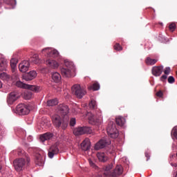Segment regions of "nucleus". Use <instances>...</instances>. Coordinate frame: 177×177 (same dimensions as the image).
I'll list each match as a JSON object with an SVG mask.
<instances>
[{
	"instance_id": "58836bf2",
	"label": "nucleus",
	"mask_w": 177,
	"mask_h": 177,
	"mask_svg": "<svg viewBox=\"0 0 177 177\" xmlns=\"http://www.w3.org/2000/svg\"><path fill=\"white\" fill-rule=\"evenodd\" d=\"M169 30L174 32L176 29V25L175 24H171L169 26Z\"/></svg>"
},
{
	"instance_id": "de8ad7c7",
	"label": "nucleus",
	"mask_w": 177,
	"mask_h": 177,
	"mask_svg": "<svg viewBox=\"0 0 177 177\" xmlns=\"http://www.w3.org/2000/svg\"><path fill=\"white\" fill-rule=\"evenodd\" d=\"M171 166L176 167H177V164L176 163H171Z\"/></svg>"
},
{
	"instance_id": "a211bd4d",
	"label": "nucleus",
	"mask_w": 177,
	"mask_h": 177,
	"mask_svg": "<svg viewBox=\"0 0 177 177\" xmlns=\"http://www.w3.org/2000/svg\"><path fill=\"white\" fill-rule=\"evenodd\" d=\"M37 76V73L35 71H32L28 73L23 76L24 80L30 81L33 80Z\"/></svg>"
},
{
	"instance_id": "c03bdc74",
	"label": "nucleus",
	"mask_w": 177,
	"mask_h": 177,
	"mask_svg": "<svg viewBox=\"0 0 177 177\" xmlns=\"http://www.w3.org/2000/svg\"><path fill=\"white\" fill-rule=\"evenodd\" d=\"M163 92L162 91H159L158 92H157L156 93V95L158 97H163Z\"/></svg>"
},
{
	"instance_id": "7ed1b4c3",
	"label": "nucleus",
	"mask_w": 177,
	"mask_h": 177,
	"mask_svg": "<svg viewBox=\"0 0 177 177\" xmlns=\"http://www.w3.org/2000/svg\"><path fill=\"white\" fill-rule=\"evenodd\" d=\"M74 64L69 61H65L64 67L61 68V73L64 77H71L74 76Z\"/></svg>"
},
{
	"instance_id": "f3484780",
	"label": "nucleus",
	"mask_w": 177,
	"mask_h": 177,
	"mask_svg": "<svg viewBox=\"0 0 177 177\" xmlns=\"http://www.w3.org/2000/svg\"><path fill=\"white\" fill-rule=\"evenodd\" d=\"M82 150L86 151L91 148V142L89 138H86L81 144Z\"/></svg>"
},
{
	"instance_id": "37998d69",
	"label": "nucleus",
	"mask_w": 177,
	"mask_h": 177,
	"mask_svg": "<svg viewBox=\"0 0 177 177\" xmlns=\"http://www.w3.org/2000/svg\"><path fill=\"white\" fill-rule=\"evenodd\" d=\"M164 73H165V75H169L170 73H171L170 67H166L165 71H164Z\"/></svg>"
},
{
	"instance_id": "c756f323",
	"label": "nucleus",
	"mask_w": 177,
	"mask_h": 177,
	"mask_svg": "<svg viewBox=\"0 0 177 177\" xmlns=\"http://www.w3.org/2000/svg\"><path fill=\"white\" fill-rule=\"evenodd\" d=\"M32 97V93L30 91H26L24 93V99H26V100H29Z\"/></svg>"
},
{
	"instance_id": "4c0bfd02",
	"label": "nucleus",
	"mask_w": 177,
	"mask_h": 177,
	"mask_svg": "<svg viewBox=\"0 0 177 177\" xmlns=\"http://www.w3.org/2000/svg\"><path fill=\"white\" fill-rule=\"evenodd\" d=\"M88 162L90 163V166L93 168H94L95 169H98L99 167L91 160H88Z\"/></svg>"
},
{
	"instance_id": "412c9836",
	"label": "nucleus",
	"mask_w": 177,
	"mask_h": 177,
	"mask_svg": "<svg viewBox=\"0 0 177 177\" xmlns=\"http://www.w3.org/2000/svg\"><path fill=\"white\" fill-rule=\"evenodd\" d=\"M126 122L124 118L122 116H118L115 118V123L118 126L123 127Z\"/></svg>"
},
{
	"instance_id": "bb28decb",
	"label": "nucleus",
	"mask_w": 177,
	"mask_h": 177,
	"mask_svg": "<svg viewBox=\"0 0 177 177\" xmlns=\"http://www.w3.org/2000/svg\"><path fill=\"white\" fill-rule=\"evenodd\" d=\"M52 78L55 82H59L61 80L62 77L59 73L55 72L53 73Z\"/></svg>"
},
{
	"instance_id": "ea45409f",
	"label": "nucleus",
	"mask_w": 177,
	"mask_h": 177,
	"mask_svg": "<svg viewBox=\"0 0 177 177\" xmlns=\"http://www.w3.org/2000/svg\"><path fill=\"white\" fill-rule=\"evenodd\" d=\"M171 134L177 140V127H174L172 129Z\"/></svg>"
},
{
	"instance_id": "5701e85b",
	"label": "nucleus",
	"mask_w": 177,
	"mask_h": 177,
	"mask_svg": "<svg viewBox=\"0 0 177 177\" xmlns=\"http://www.w3.org/2000/svg\"><path fill=\"white\" fill-rule=\"evenodd\" d=\"M36 165L39 166H43L44 163V159L41 154H37L35 160Z\"/></svg>"
},
{
	"instance_id": "a18cd8bd",
	"label": "nucleus",
	"mask_w": 177,
	"mask_h": 177,
	"mask_svg": "<svg viewBox=\"0 0 177 177\" xmlns=\"http://www.w3.org/2000/svg\"><path fill=\"white\" fill-rule=\"evenodd\" d=\"M145 157L147 158V161L149 160H150V153L148 152H145Z\"/></svg>"
},
{
	"instance_id": "1a4fd4ad",
	"label": "nucleus",
	"mask_w": 177,
	"mask_h": 177,
	"mask_svg": "<svg viewBox=\"0 0 177 177\" xmlns=\"http://www.w3.org/2000/svg\"><path fill=\"white\" fill-rule=\"evenodd\" d=\"M29 113L30 109L28 106L24 104H19L17 106L16 113H17L18 115H28Z\"/></svg>"
},
{
	"instance_id": "6e6552de",
	"label": "nucleus",
	"mask_w": 177,
	"mask_h": 177,
	"mask_svg": "<svg viewBox=\"0 0 177 177\" xmlns=\"http://www.w3.org/2000/svg\"><path fill=\"white\" fill-rule=\"evenodd\" d=\"M92 132V130L88 127H80L76 128L73 131V133L76 136H82L84 134H89Z\"/></svg>"
},
{
	"instance_id": "cd10ccee",
	"label": "nucleus",
	"mask_w": 177,
	"mask_h": 177,
	"mask_svg": "<svg viewBox=\"0 0 177 177\" xmlns=\"http://www.w3.org/2000/svg\"><path fill=\"white\" fill-rule=\"evenodd\" d=\"M88 107H90V109L91 110H96L97 109L96 101L95 100H91L90 103H88Z\"/></svg>"
},
{
	"instance_id": "72a5a7b5",
	"label": "nucleus",
	"mask_w": 177,
	"mask_h": 177,
	"mask_svg": "<svg viewBox=\"0 0 177 177\" xmlns=\"http://www.w3.org/2000/svg\"><path fill=\"white\" fill-rule=\"evenodd\" d=\"M16 65H17V62L15 61V59H12L10 60V66L12 68V71H15L16 70Z\"/></svg>"
},
{
	"instance_id": "39448f33",
	"label": "nucleus",
	"mask_w": 177,
	"mask_h": 177,
	"mask_svg": "<svg viewBox=\"0 0 177 177\" xmlns=\"http://www.w3.org/2000/svg\"><path fill=\"white\" fill-rule=\"evenodd\" d=\"M88 123L91 125H99L102 122V113L98 111L95 114L91 112L87 113Z\"/></svg>"
},
{
	"instance_id": "79ce46f5",
	"label": "nucleus",
	"mask_w": 177,
	"mask_h": 177,
	"mask_svg": "<svg viewBox=\"0 0 177 177\" xmlns=\"http://www.w3.org/2000/svg\"><path fill=\"white\" fill-rule=\"evenodd\" d=\"M168 82L170 84H173L174 82H175V78L173 76H169L168 77Z\"/></svg>"
},
{
	"instance_id": "7c9ffc66",
	"label": "nucleus",
	"mask_w": 177,
	"mask_h": 177,
	"mask_svg": "<svg viewBox=\"0 0 177 177\" xmlns=\"http://www.w3.org/2000/svg\"><path fill=\"white\" fill-rule=\"evenodd\" d=\"M58 104V100L57 99L50 100L47 102L48 106H56Z\"/></svg>"
},
{
	"instance_id": "3c124183",
	"label": "nucleus",
	"mask_w": 177,
	"mask_h": 177,
	"mask_svg": "<svg viewBox=\"0 0 177 177\" xmlns=\"http://www.w3.org/2000/svg\"><path fill=\"white\" fill-rule=\"evenodd\" d=\"M28 139H30V141H31L32 136H29V137H28Z\"/></svg>"
},
{
	"instance_id": "f8f14e48",
	"label": "nucleus",
	"mask_w": 177,
	"mask_h": 177,
	"mask_svg": "<svg viewBox=\"0 0 177 177\" xmlns=\"http://www.w3.org/2000/svg\"><path fill=\"white\" fill-rule=\"evenodd\" d=\"M58 112L59 114H60L62 116V118L68 120V114L69 112V109L67 105L60 104L58 108Z\"/></svg>"
},
{
	"instance_id": "f704fd0d",
	"label": "nucleus",
	"mask_w": 177,
	"mask_h": 177,
	"mask_svg": "<svg viewBox=\"0 0 177 177\" xmlns=\"http://www.w3.org/2000/svg\"><path fill=\"white\" fill-rule=\"evenodd\" d=\"M113 49L117 51H120L123 49V48L121 46V45L120 44L116 43L113 46Z\"/></svg>"
},
{
	"instance_id": "09e8293b",
	"label": "nucleus",
	"mask_w": 177,
	"mask_h": 177,
	"mask_svg": "<svg viewBox=\"0 0 177 177\" xmlns=\"http://www.w3.org/2000/svg\"><path fill=\"white\" fill-rule=\"evenodd\" d=\"M1 170H2V165L0 164V173Z\"/></svg>"
},
{
	"instance_id": "4be33fe9",
	"label": "nucleus",
	"mask_w": 177,
	"mask_h": 177,
	"mask_svg": "<svg viewBox=\"0 0 177 177\" xmlns=\"http://www.w3.org/2000/svg\"><path fill=\"white\" fill-rule=\"evenodd\" d=\"M46 64L52 68H57L59 66L58 63L52 59L46 60Z\"/></svg>"
},
{
	"instance_id": "8fccbe9b",
	"label": "nucleus",
	"mask_w": 177,
	"mask_h": 177,
	"mask_svg": "<svg viewBox=\"0 0 177 177\" xmlns=\"http://www.w3.org/2000/svg\"><path fill=\"white\" fill-rule=\"evenodd\" d=\"M0 88H2V82L0 81Z\"/></svg>"
},
{
	"instance_id": "9b49d317",
	"label": "nucleus",
	"mask_w": 177,
	"mask_h": 177,
	"mask_svg": "<svg viewBox=\"0 0 177 177\" xmlns=\"http://www.w3.org/2000/svg\"><path fill=\"white\" fill-rule=\"evenodd\" d=\"M59 153V143L56 142L50 146L48 149V156L49 158L52 159Z\"/></svg>"
},
{
	"instance_id": "423d86ee",
	"label": "nucleus",
	"mask_w": 177,
	"mask_h": 177,
	"mask_svg": "<svg viewBox=\"0 0 177 177\" xmlns=\"http://www.w3.org/2000/svg\"><path fill=\"white\" fill-rule=\"evenodd\" d=\"M106 133L113 139H116L119 136L118 131L113 122H109L106 127Z\"/></svg>"
},
{
	"instance_id": "603ef678",
	"label": "nucleus",
	"mask_w": 177,
	"mask_h": 177,
	"mask_svg": "<svg viewBox=\"0 0 177 177\" xmlns=\"http://www.w3.org/2000/svg\"><path fill=\"white\" fill-rule=\"evenodd\" d=\"M98 176H100V174H98Z\"/></svg>"
},
{
	"instance_id": "0eeeda50",
	"label": "nucleus",
	"mask_w": 177,
	"mask_h": 177,
	"mask_svg": "<svg viewBox=\"0 0 177 177\" xmlns=\"http://www.w3.org/2000/svg\"><path fill=\"white\" fill-rule=\"evenodd\" d=\"M72 92L78 99H82V97L86 95V90L80 84H75L72 87Z\"/></svg>"
},
{
	"instance_id": "e433bc0d",
	"label": "nucleus",
	"mask_w": 177,
	"mask_h": 177,
	"mask_svg": "<svg viewBox=\"0 0 177 177\" xmlns=\"http://www.w3.org/2000/svg\"><path fill=\"white\" fill-rule=\"evenodd\" d=\"M32 62H34L35 64H38L39 62V56L37 55H34Z\"/></svg>"
},
{
	"instance_id": "2f4dec72",
	"label": "nucleus",
	"mask_w": 177,
	"mask_h": 177,
	"mask_svg": "<svg viewBox=\"0 0 177 177\" xmlns=\"http://www.w3.org/2000/svg\"><path fill=\"white\" fill-rule=\"evenodd\" d=\"M0 78L4 81H8L10 79V76L6 73H2L0 74Z\"/></svg>"
},
{
	"instance_id": "20e7f679",
	"label": "nucleus",
	"mask_w": 177,
	"mask_h": 177,
	"mask_svg": "<svg viewBox=\"0 0 177 177\" xmlns=\"http://www.w3.org/2000/svg\"><path fill=\"white\" fill-rule=\"evenodd\" d=\"M52 121L53 125L56 127L57 129L61 128L63 130H65L68 127V120L66 119V120H64L59 115H54L52 117Z\"/></svg>"
},
{
	"instance_id": "a878e982",
	"label": "nucleus",
	"mask_w": 177,
	"mask_h": 177,
	"mask_svg": "<svg viewBox=\"0 0 177 177\" xmlns=\"http://www.w3.org/2000/svg\"><path fill=\"white\" fill-rule=\"evenodd\" d=\"M158 59H151V57H147L146 60H145V63L147 65H154L155 64H156L158 62Z\"/></svg>"
},
{
	"instance_id": "f03ea898",
	"label": "nucleus",
	"mask_w": 177,
	"mask_h": 177,
	"mask_svg": "<svg viewBox=\"0 0 177 177\" xmlns=\"http://www.w3.org/2000/svg\"><path fill=\"white\" fill-rule=\"evenodd\" d=\"M113 169V165L109 164L104 167V172L102 176H100L99 177H119L123 173V167L120 165H116L115 168L113 169L112 172L110 171Z\"/></svg>"
},
{
	"instance_id": "f257e3e1",
	"label": "nucleus",
	"mask_w": 177,
	"mask_h": 177,
	"mask_svg": "<svg viewBox=\"0 0 177 177\" xmlns=\"http://www.w3.org/2000/svg\"><path fill=\"white\" fill-rule=\"evenodd\" d=\"M18 155L19 156L25 157L16 159L13 162L15 170L17 171H21L25 168L26 165L28 166L30 163V158L25 153V151L22 149L18 150Z\"/></svg>"
},
{
	"instance_id": "aec40b11",
	"label": "nucleus",
	"mask_w": 177,
	"mask_h": 177,
	"mask_svg": "<svg viewBox=\"0 0 177 177\" xmlns=\"http://www.w3.org/2000/svg\"><path fill=\"white\" fill-rule=\"evenodd\" d=\"M53 133H50V132H47V133H45L44 134H41L40 136V140L44 142L46 140H50L52 138H53Z\"/></svg>"
},
{
	"instance_id": "49530a36",
	"label": "nucleus",
	"mask_w": 177,
	"mask_h": 177,
	"mask_svg": "<svg viewBox=\"0 0 177 177\" xmlns=\"http://www.w3.org/2000/svg\"><path fill=\"white\" fill-rule=\"evenodd\" d=\"M167 75H162L160 77L161 81H165V80H167Z\"/></svg>"
},
{
	"instance_id": "473e14b6",
	"label": "nucleus",
	"mask_w": 177,
	"mask_h": 177,
	"mask_svg": "<svg viewBox=\"0 0 177 177\" xmlns=\"http://www.w3.org/2000/svg\"><path fill=\"white\" fill-rule=\"evenodd\" d=\"M16 86L19 87V88H22L24 89H26L27 84H24L21 81H17L16 82Z\"/></svg>"
},
{
	"instance_id": "393cba45",
	"label": "nucleus",
	"mask_w": 177,
	"mask_h": 177,
	"mask_svg": "<svg viewBox=\"0 0 177 177\" xmlns=\"http://www.w3.org/2000/svg\"><path fill=\"white\" fill-rule=\"evenodd\" d=\"M26 89H28V91H30V92L31 91L32 92H39V87L35 85L27 84Z\"/></svg>"
},
{
	"instance_id": "4468645a",
	"label": "nucleus",
	"mask_w": 177,
	"mask_h": 177,
	"mask_svg": "<svg viewBox=\"0 0 177 177\" xmlns=\"http://www.w3.org/2000/svg\"><path fill=\"white\" fill-rule=\"evenodd\" d=\"M163 70L164 66H154L152 68L151 72L154 76L158 77L161 75V74L163 72Z\"/></svg>"
},
{
	"instance_id": "dca6fc26",
	"label": "nucleus",
	"mask_w": 177,
	"mask_h": 177,
	"mask_svg": "<svg viewBox=\"0 0 177 177\" xmlns=\"http://www.w3.org/2000/svg\"><path fill=\"white\" fill-rule=\"evenodd\" d=\"M18 97L19 96L17 95V93H10L7 97V103H8V104H12V103H14V102H15Z\"/></svg>"
},
{
	"instance_id": "b1692460",
	"label": "nucleus",
	"mask_w": 177,
	"mask_h": 177,
	"mask_svg": "<svg viewBox=\"0 0 177 177\" xmlns=\"http://www.w3.org/2000/svg\"><path fill=\"white\" fill-rule=\"evenodd\" d=\"M8 66V62L3 58H0V71H3L6 70V67Z\"/></svg>"
},
{
	"instance_id": "a19ab883",
	"label": "nucleus",
	"mask_w": 177,
	"mask_h": 177,
	"mask_svg": "<svg viewBox=\"0 0 177 177\" xmlns=\"http://www.w3.org/2000/svg\"><path fill=\"white\" fill-rule=\"evenodd\" d=\"M75 124H76V120H75V118H72L71 119L70 126L71 127H75Z\"/></svg>"
},
{
	"instance_id": "c85d7f7f",
	"label": "nucleus",
	"mask_w": 177,
	"mask_h": 177,
	"mask_svg": "<svg viewBox=\"0 0 177 177\" xmlns=\"http://www.w3.org/2000/svg\"><path fill=\"white\" fill-rule=\"evenodd\" d=\"M100 88V84L97 82L93 84V85L88 86L89 91H99Z\"/></svg>"
},
{
	"instance_id": "2eb2a0df",
	"label": "nucleus",
	"mask_w": 177,
	"mask_h": 177,
	"mask_svg": "<svg viewBox=\"0 0 177 177\" xmlns=\"http://www.w3.org/2000/svg\"><path fill=\"white\" fill-rule=\"evenodd\" d=\"M30 63L28 61H23L19 65V69L21 73H26L28 71Z\"/></svg>"
},
{
	"instance_id": "9d476101",
	"label": "nucleus",
	"mask_w": 177,
	"mask_h": 177,
	"mask_svg": "<svg viewBox=\"0 0 177 177\" xmlns=\"http://www.w3.org/2000/svg\"><path fill=\"white\" fill-rule=\"evenodd\" d=\"M111 144V141L109 139H101L95 144V146H94V149L98 151L105 148L106 146L110 145Z\"/></svg>"
},
{
	"instance_id": "c9c22d12",
	"label": "nucleus",
	"mask_w": 177,
	"mask_h": 177,
	"mask_svg": "<svg viewBox=\"0 0 177 177\" xmlns=\"http://www.w3.org/2000/svg\"><path fill=\"white\" fill-rule=\"evenodd\" d=\"M12 79L17 80L19 79V74L16 72V70L15 71H12Z\"/></svg>"
},
{
	"instance_id": "6ab92c4d",
	"label": "nucleus",
	"mask_w": 177,
	"mask_h": 177,
	"mask_svg": "<svg viewBox=\"0 0 177 177\" xmlns=\"http://www.w3.org/2000/svg\"><path fill=\"white\" fill-rule=\"evenodd\" d=\"M97 158H98V160L101 162H105L109 159L107 155L104 152L97 153Z\"/></svg>"
},
{
	"instance_id": "ddd939ff",
	"label": "nucleus",
	"mask_w": 177,
	"mask_h": 177,
	"mask_svg": "<svg viewBox=\"0 0 177 177\" xmlns=\"http://www.w3.org/2000/svg\"><path fill=\"white\" fill-rule=\"evenodd\" d=\"M42 53H47L48 57H57L59 52L57 50H52L50 48H46L41 50Z\"/></svg>"
}]
</instances>
